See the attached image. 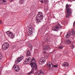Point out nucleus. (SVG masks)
<instances>
[{
	"label": "nucleus",
	"mask_w": 75,
	"mask_h": 75,
	"mask_svg": "<svg viewBox=\"0 0 75 75\" xmlns=\"http://www.w3.org/2000/svg\"><path fill=\"white\" fill-rule=\"evenodd\" d=\"M69 65L68 64V63L67 62H64L62 64V66L64 67H68Z\"/></svg>",
	"instance_id": "nucleus-14"
},
{
	"label": "nucleus",
	"mask_w": 75,
	"mask_h": 75,
	"mask_svg": "<svg viewBox=\"0 0 75 75\" xmlns=\"http://www.w3.org/2000/svg\"><path fill=\"white\" fill-rule=\"evenodd\" d=\"M46 57L47 58H48V56H46Z\"/></svg>",
	"instance_id": "nucleus-39"
},
{
	"label": "nucleus",
	"mask_w": 75,
	"mask_h": 75,
	"mask_svg": "<svg viewBox=\"0 0 75 75\" xmlns=\"http://www.w3.org/2000/svg\"><path fill=\"white\" fill-rule=\"evenodd\" d=\"M43 17H44V16L42 15V13L39 12L36 16V23L37 24H39V23H41L42 21Z\"/></svg>",
	"instance_id": "nucleus-2"
},
{
	"label": "nucleus",
	"mask_w": 75,
	"mask_h": 75,
	"mask_svg": "<svg viewBox=\"0 0 75 75\" xmlns=\"http://www.w3.org/2000/svg\"><path fill=\"white\" fill-rule=\"evenodd\" d=\"M1 0H0V3H1Z\"/></svg>",
	"instance_id": "nucleus-41"
},
{
	"label": "nucleus",
	"mask_w": 75,
	"mask_h": 75,
	"mask_svg": "<svg viewBox=\"0 0 75 75\" xmlns=\"http://www.w3.org/2000/svg\"><path fill=\"white\" fill-rule=\"evenodd\" d=\"M3 58V55H2L0 56V61H1L2 60Z\"/></svg>",
	"instance_id": "nucleus-26"
},
{
	"label": "nucleus",
	"mask_w": 75,
	"mask_h": 75,
	"mask_svg": "<svg viewBox=\"0 0 75 75\" xmlns=\"http://www.w3.org/2000/svg\"><path fill=\"white\" fill-rule=\"evenodd\" d=\"M31 62V58L28 57L26 59L24 63L25 64H29Z\"/></svg>",
	"instance_id": "nucleus-7"
},
{
	"label": "nucleus",
	"mask_w": 75,
	"mask_h": 75,
	"mask_svg": "<svg viewBox=\"0 0 75 75\" xmlns=\"http://www.w3.org/2000/svg\"><path fill=\"white\" fill-rule=\"evenodd\" d=\"M59 48L60 50H62L63 48V47L62 46H59Z\"/></svg>",
	"instance_id": "nucleus-31"
},
{
	"label": "nucleus",
	"mask_w": 75,
	"mask_h": 75,
	"mask_svg": "<svg viewBox=\"0 0 75 75\" xmlns=\"http://www.w3.org/2000/svg\"><path fill=\"white\" fill-rule=\"evenodd\" d=\"M44 73L42 70L40 71V73L38 74V75H44Z\"/></svg>",
	"instance_id": "nucleus-16"
},
{
	"label": "nucleus",
	"mask_w": 75,
	"mask_h": 75,
	"mask_svg": "<svg viewBox=\"0 0 75 75\" xmlns=\"http://www.w3.org/2000/svg\"><path fill=\"white\" fill-rule=\"evenodd\" d=\"M1 20H0V24H1Z\"/></svg>",
	"instance_id": "nucleus-36"
},
{
	"label": "nucleus",
	"mask_w": 75,
	"mask_h": 75,
	"mask_svg": "<svg viewBox=\"0 0 75 75\" xmlns=\"http://www.w3.org/2000/svg\"><path fill=\"white\" fill-rule=\"evenodd\" d=\"M45 4H47L48 3V0H44Z\"/></svg>",
	"instance_id": "nucleus-28"
},
{
	"label": "nucleus",
	"mask_w": 75,
	"mask_h": 75,
	"mask_svg": "<svg viewBox=\"0 0 75 75\" xmlns=\"http://www.w3.org/2000/svg\"><path fill=\"white\" fill-rule=\"evenodd\" d=\"M71 33H72L73 35H75V30H74V29H73L72 30Z\"/></svg>",
	"instance_id": "nucleus-21"
},
{
	"label": "nucleus",
	"mask_w": 75,
	"mask_h": 75,
	"mask_svg": "<svg viewBox=\"0 0 75 75\" xmlns=\"http://www.w3.org/2000/svg\"><path fill=\"white\" fill-rule=\"evenodd\" d=\"M50 39L48 38H46L45 39V41H46V42H48L50 41Z\"/></svg>",
	"instance_id": "nucleus-19"
},
{
	"label": "nucleus",
	"mask_w": 75,
	"mask_h": 75,
	"mask_svg": "<svg viewBox=\"0 0 75 75\" xmlns=\"http://www.w3.org/2000/svg\"><path fill=\"white\" fill-rule=\"evenodd\" d=\"M73 1H75V0H73Z\"/></svg>",
	"instance_id": "nucleus-43"
},
{
	"label": "nucleus",
	"mask_w": 75,
	"mask_h": 75,
	"mask_svg": "<svg viewBox=\"0 0 75 75\" xmlns=\"http://www.w3.org/2000/svg\"><path fill=\"white\" fill-rule=\"evenodd\" d=\"M66 10L65 11V13L66 14V18H68L70 17L71 14H72V9L70 8L68 4H67L66 6Z\"/></svg>",
	"instance_id": "nucleus-1"
},
{
	"label": "nucleus",
	"mask_w": 75,
	"mask_h": 75,
	"mask_svg": "<svg viewBox=\"0 0 75 75\" xmlns=\"http://www.w3.org/2000/svg\"><path fill=\"white\" fill-rule=\"evenodd\" d=\"M26 57H30V56H31V52H30V51L29 50H28L26 52Z\"/></svg>",
	"instance_id": "nucleus-15"
},
{
	"label": "nucleus",
	"mask_w": 75,
	"mask_h": 75,
	"mask_svg": "<svg viewBox=\"0 0 75 75\" xmlns=\"http://www.w3.org/2000/svg\"><path fill=\"white\" fill-rule=\"evenodd\" d=\"M45 61V59L44 57H41L40 63V65H42L44 64V62Z\"/></svg>",
	"instance_id": "nucleus-10"
},
{
	"label": "nucleus",
	"mask_w": 75,
	"mask_h": 75,
	"mask_svg": "<svg viewBox=\"0 0 75 75\" xmlns=\"http://www.w3.org/2000/svg\"><path fill=\"white\" fill-rule=\"evenodd\" d=\"M19 2L20 4H23L24 3V0H19Z\"/></svg>",
	"instance_id": "nucleus-24"
},
{
	"label": "nucleus",
	"mask_w": 75,
	"mask_h": 75,
	"mask_svg": "<svg viewBox=\"0 0 75 75\" xmlns=\"http://www.w3.org/2000/svg\"><path fill=\"white\" fill-rule=\"evenodd\" d=\"M9 32H10V31H7L6 32V34H7V35H8V34H9Z\"/></svg>",
	"instance_id": "nucleus-33"
},
{
	"label": "nucleus",
	"mask_w": 75,
	"mask_h": 75,
	"mask_svg": "<svg viewBox=\"0 0 75 75\" xmlns=\"http://www.w3.org/2000/svg\"><path fill=\"white\" fill-rule=\"evenodd\" d=\"M62 26H61L60 24H59L56 27H53L52 28V30L53 31H58L59 29H62Z\"/></svg>",
	"instance_id": "nucleus-4"
},
{
	"label": "nucleus",
	"mask_w": 75,
	"mask_h": 75,
	"mask_svg": "<svg viewBox=\"0 0 75 75\" xmlns=\"http://www.w3.org/2000/svg\"><path fill=\"white\" fill-rule=\"evenodd\" d=\"M1 1H2V4H7V1L6 0H1Z\"/></svg>",
	"instance_id": "nucleus-17"
},
{
	"label": "nucleus",
	"mask_w": 75,
	"mask_h": 75,
	"mask_svg": "<svg viewBox=\"0 0 75 75\" xmlns=\"http://www.w3.org/2000/svg\"><path fill=\"white\" fill-rule=\"evenodd\" d=\"M47 67H50V68H53V64L51 63V62H47Z\"/></svg>",
	"instance_id": "nucleus-11"
},
{
	"label": "nucleus",
	"mask_w": 75,
	"mask_h": 75,
	"mask_svg": "<svg viewBox=\"0 0 75 75\" xmlns=\"http://www.w3.org/2000/svg\"><path fill=\"white\" fill-rule=\"evenodd\" d=\"M35 71H36L37 73H38V72H39V71H38V69H37V64L35 65Z\"/></svg>",
	"instance_id": "nucleus-18"
},
{
	"label": "nucleus",
	"mask_w": 75,
	"mask_h": 75,
	"mask_svg": "<svg viewBox=\"0 0 75 75\" xmlns=\"http://www.w3.org/2000/svg\"><path fill=\"white\" fill-rule=\"evenodd\" d=\"M8 35L11 39H13V38H14L15 37L14 35H13V33L10 32H9V33Z\"/></svg>",
	"instance_id": "nucleus-9"
},
{
	"label": "nucleus",
	"mask_w": 75,
	"mask_h": 75,
	"mask_svg": "<svg viewBox=\"0 0 75 75\" xmlns=\"http://www.w3.org/2000/svg\"><path fill=\"white\" fill-rule=\"evenodd\" d=\"M54 68H57V67H58V65H54Z\"/></svg>",
	"instance_id": "nucleus-32"
},
{
	"label": "nucleus",
	"mask_w": 75,
	"mask_h": 75,
	"mask_svg": "<svg viewBox=\"0 0 75 75\" xmlns=\"http://www.w3.org/2000/svg\"><path fill=\"white\" fill-rule=\"evenodd\" d=\"M71 41L69 40H67L66 41V43H67V44H70V43H71Z\"/></svg>",
	"instance_id": "nucleus-22"
},
{
	"label": "nucleus",
	"mask_w": 75,
	"mask_h": 75,
	"mask_svg": "<svg viewBox=\"0 0 75 75\" xmlns=\"http://www.w3.org/2000/svg\"><path fill=\"white\" fill-rule=\"evenodd\" d=\"M20 57H21V60L22 59H22L24 58V56H22V55H21L20 56Z\"/></svg>",
	"instance_id": "nucleus-27"
},
{
	"label": "nucleus",
	"mask_w": 75,
	"mask_h": 75,
	"mask_svg": "<svg viewBox=\"0 0 75 75\" xmlns=\"http://www.w3.org/2000/svg\"><path fill=\"white\" fill-rule=\"evenodd\" d=\"M2 55V54H1V52H0V56H1V55Z\"/></svg>",
	"instance_id": "nucleus-38"
},
{
	"label": "nucleus",
	"mask_w": 75,
	"mask_h": 75,
	"mask_svg": "<svg viewBox=\"0 0 75 75\" xmlns=\"http://www.w3.org/2000/svg\"><path fill=\"white\" fill-rule=\"evenodd\" d=\"M71 32H68L67 34L66 35L65 37L67 38H69L70 37V36H71Z\"/></svg>",
	"instance_id": "nucleus-12"
},
{
	"label": "nucleus",
	"mask_w": 75,
	"mask_h": 75,
	"mask_svg": "<svg viewBox=\"0 0 75 75\" xmlns=\"http://www.w3.org/2000/svg\"><path fill=\"white\" fill-rule=\"evenodd\" d=\"M35 50V52H37V51H35V50Z\"/></svg>",
	"instance_id": "nucleus-40"
},
{
	"label": "nucleus",
	"mask_w": 75,
	"mask_h": 75,
	"mask_svg": "<svg viewBox=\"0 0 75 75\" xmlns=\"http://www.w3.org/2000/svg\"><path fill=\"white\" fill-rule=\"evenodd\" d=\"M18 60V62H20V61H22V59H21V58L20 57H19V58H18V59H17Z\"/></svg>",
	"instance_id": "nucleus-23"
},
{
	"label": "nucleus",
	"mask_w": 75,
	"mask_h": 75,
	"mask_svg": "<svg viewBox=\"0 0 75 75\" xmlns=\"http://www.w3.org/2000/svg\"><path fill=\"white\" fill-rule=\"evenodd\" d=\"M49 48H50V47H49V46L48 45H45L44 47L43 50H44V51H45V50H48V49H49Z\"/></svg>",
	"instance_id": "nucleus-13"
},
{
	"label": "nucleus",
	"mask_w": 75,
	"mask_h": 75,
	"mask_svg": "<svg viewBox=\"0 0 75 75\" xmlns=\"http://www.w3.org/2000/svg\"><path fill=\"white\" fill-rule=\"evenodd\" d=\"M35 59L34 57L32 59H31V62L30 65V66H31L32 69L31 71L28 74V75H31V74H34V68H35V65H36V64L33 62V61H35Z\"/></svg>",
	"instance_id": "nucleus-3"
},
{
	"label": "nucleus",
	"mask_w": 75,
	"mask_h": 75,
	"mask_svg": "<svg viewBox=\"0 0 75 75\" xmlns=\"http://www.w3.org/2000/svg\"><path fill=\"white\" fill-rule=\"evenodd\" d=\"M75 46L74 45H71V47L73 49L74 47Z\"/></svg>",
	"instance_id": "nucleus-29"
},
{
	"label": "nucleus",
	"mask_w": 75,
	"mask_h": 75,
	"mask_svg": "<svg viewBox=\"0 0 75 75\" xmlns=\"http://www.w3.org/2000/svg\"><path fill=\"white\" fill-rule=\"evenodd\" d=\"M11 0V1H13V0Z\"/></svg>",
	"instance_id": "nucleus-42"
},
{
	"label": "nucleus",
	"mask_w": 75,
	"mask_h": 75,
	"mask_svg": "<svg viewBox=\"0 0 75 75\" xmlns=\"http://www.w3.org/2000/svg\"><path fill=\"white\" fill-rule=\"evenodd\" d=\"M75 21L73 23V26H75Z\"/></svg>",
	"instance_id": "nucleus-34"
},
{
	"label": "nucleus",
	"mask_w": 75,
	"mask_h": 75,
	"mask_svg": "<svg viewBox=\"0 0 75 75\" xmlns=\"http://www.w3.org/2000/svg\"><path fill=\"white\" fill-rule=\"evenodd\" d=\"M68 53V50H65L64 51V53L65 54H67V53Z\"/></svg>",
	"instance_id": "nucleus-25"
},
{
	"label": "nucleus",
	"mask_w": 75,
	"mask_h": 75,
	"mask_svg": "<svg viewBox=\"0 0 75 75\" xmlns=\"http://www.w3.org/2000/svg\"><path fill=\"white\" fill-rule=\"evenodd\" d=\"M2 47L4 50H6L9 47V44L7 42L4 43L2 45Z\"/></svg>",
	"instance_id": "nucleus-6"
},
{
	"label": "nucleus",
	"mask_w": 75,
	"mask_h": 75,
	"mask_svg": "<svg viewBox=\"0 0 75 75\" xmlns=\"http://www.w3.org/2000/svg\"><path fill=\"white\" fill-rule=\"evenodd\" d=\"M15 62H16V64H18V62H18V59H17V60H16L15 61Z\"/></svg>",
	"instance_id": "nucleus-30"
},
{
	"label": "nucleus",
	"mask_w": 75,
	"mask_h": 75,
	"mask_svg": "<svg viewBox=\"0 0 75 75\" xmlns=\"http://www.w3.org/2000/svg\"><path fill=\"white\" fill-rule=\"evenodd\" d=\"M28 47H29L30 48V49H33V46H32V45H31V44H28Z\"/></svg>",
	"instance_id": "nucleus-20"
},
{
	"label": "nucleus",
	"mask_w": 75,
	"mask_h": 75,
	"mask_svg": "<svg viewBox=\"0 0 75 75\" xmlns=\"http://www.w3.org/2000/svg\"><path fill=\"white\" fill-rule=\"evenodd\" d=\"M44 54H46V52H45V51H44Z\"/></svg>",
	"instance_id": "nucleus-37"
},
{
	"label": "nucleus",
	"mask_w": 75,
	"mask_h": 75,
	"mask_svg": "<svg viewBox=\"0 0 75 75\" xmlns=\"http://www.w3.org/2000/svg\"><path fill=\"white\" fill-rule=\"evenodd\" d=\"M29 30L30 32H28L27 33V34L29 36H30V37H32L33 35V33H34V29L33 28H29Z\"/></svg>",
	"instance_id": "nucleus-5"
},
{
	"label": "nucleus",
	"mask_w": 75,
	"mask_h": 75,
	"mask_svg": "<svg viewBox=\"0 0 75 75\" xmlns=\"http://www.w3.org/2000/svg\"><path fill=\"white\" fill-rule=\"evenodd\" d=\"M13 68H14L15 71L17 72H19L20 70V67L18 66H16V65L15 64L14 65Z\"/></svg>",
	"instance_id": "nucleus-8"
},
{
	"label": "nucleus",
	"mask_w": 75,
	"mask_h": 75,
	"mask_svg": "<svg viewBox=\"0 0 75 75\" xmlns=\"http://www.w3.org/2000/svg\"><path fill=\"white\" fill-rule=\"evenodd\" d=\"M41 3H44V1H43V0H41Z\"/></svg>",
	"instance_id": "nucleus-35"
}]
</instances>
